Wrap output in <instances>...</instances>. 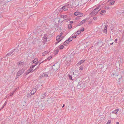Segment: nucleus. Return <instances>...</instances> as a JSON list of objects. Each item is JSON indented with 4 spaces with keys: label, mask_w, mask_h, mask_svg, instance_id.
Wrapping results in <instances>:
<instances>
[{
    "label": "nucleus",
    "mask_w": 124,
    "mask_h": 124,
    "mask_svg": "<svg viewBox=\"0 0 124 124\" xmlns=\"http://www.w3.org/2000/svg\"><path fill=\"white\" fill-rule=\"evenodd\" d=\"M100 6L96 8L93 10L90 14L89 15L91 16H93L97 14L98 12L100 10V9L98 10V9L100 8Z\"/></svg>",
    "instance_id": "f257e3e1"
},
{
    "label": "nucleus",
    "mask_w": 124,
    "mask_h": 124,
    "mask_svg": "<svg viewBox=\"0 0 124 124\" xmlns=\"http://www.w3.org/2000/svg\"><path fill=\"white\" fill-rule=\"evenodd\" d=\"M74 15L75 16L78 17H82L84 15L82 13L79 12H75L74 13Z\"/></svg>",
    "instance_id": "f03ea898"
},
{
    "label": "nucleus",
    "mask_w": 124,
    "mask_h": 124,
    "mask_svg": "<svg viewBox=\"0 0 124 124\" xmlns=\"http://www.w3.org/2000/svg\"><path fill=\"white\" fill-rule=\"evenodd\" d=\"M48 36V35L47 34H44L42 38V40L44 43H45L47 41Z\"/></svg>",
    "instance_id": "7ed1b4c3"
},
{
    "label": "nucleus",
    "mask_w": 124,
    "mask_h": 124,
    "mask_svg": "<svg viewBox=\"0 0 124 124\" xmlns=\"http://www.w3.org/2000/svg\"><path fill=\"white\" fill-rule=\"evenodd\" d=\"M60 67L59 65L56 63L53 66V68L54 70H58Z\"/></svg>",
    "instance_id": "20e7f679"
},
{
    "label": "nucleus",
    "mask_w": 124,
    "mask_h": 124,
    "mask_svg": "<svg viewBox=\"0 0 124 124\" xmlns=\"http://www.w3.org/2000/svg\"><path fill=\"white\" fill-rule=\"evenodd\" d=\"M54 53H51L50 54H49L47 55V59L48 60H50L52 58V57L54 56L53 55Z\"/></svg>",
    "instance_id": "39448f33"
},
{
    "label": "nucleus",
    "mask_w": 124,
    "mask_h": 124,
    "mask_svg": "<svg viewBox=\"0 0 124 124\" xmlns=\"http://www.w3.org/2000/svg\"><path fill=\"white\" fill-rule=\"evenodd\" d=\"M25 70L24 69H23L19 71L17 74V76H20V75L23 74Z\"/></svg>",
    "instance_id": "423d86ee"
},
{
    "label": "nucleus",
    "mask_w": 124,
    "mask_h": 124,
    "mask_svg": "<svg viewBox=\"0 0 124 124\" xmlns=\"http://www.w3.org/2000/svg\"><path fill=\"white\" fill-rule=\"evenodd\" d=\"M35 66V65H32L31 66L29 69V70H30V71H31V72H32L33 71H35L36 69H37L39 68V67H38L37 68H36L35 69H34L33 71L32 70L33 69V68Z\"/></svg>",
    "instance_id": "0eeeda50"
},
{
    "label": "nucleus",
    "mask_w": 124,
    "mask_h": 124,
    "mask_svg": "<svg viewBox=\"0 0 124 124\" xmlns=\"http://www.w3.org/2000/svg\"><path fill=\"white\" fill-rule=\"evenodd\" d=\"M64 38V37H60L58 36L56 37V40L58 42H59Z\"/></svg>",
    "instance_id": "6e6552de"
},
{
    "label": "nucleus",
    "mask_w": 124,
    "mask_h": 124,
    "mask_svg": "<svg viewBox=\"0 0 124 124\" xmlns=\"http://www.w3.org/2000/svg\"><path fill=\"white\" fill-rule=\"evenodd\" d=\"M49 51H44L42 53V55L43 56H44L46 54H47L48 53H49Z\"/></svg>",
    "instance_id": "1a4fd4ad"
},
{
    "label": "nucleus",
    "mask_w": 124,
    "mask_h": 124,
    "mask_svg": "<svg viewBox=\"0 0 124 124\" xmlns=\"http://www.w3.org/2000/svg\"><path fill=\"white\" fill-rule=\"evenodd\" d=\"M85 60H82L79 62L77 63L78 65H80L85 62Z\"/></svg>",
    "instance_id": "9d476101"
},
{
    "label": "nucleus",
    "mask_w": 124,
    "mask_h": 124,
    "mask_svg": "<svg viewBox=\"0 0 124 124\" xmlns=\"http://www.w3.org/2000/svg\"><path fill=\"white\" fill-rule=\"evenodd\" d=\"M36 91V89L35 88L33 89L31 92V94L32 95H33L34 94Z\"/></svg>",
    "instance_id": "9b49d317"
},
{
    "label": "nucleus",
    "mask_w": 124,
    "mask_h": 124,
    "mask_svg": "<svg viewBox=\"0 0 124 124\" xmlns=\"http://www.w3.org/2000/svg\"><path fill=\"white\" fill-rule=\"evenodd\" d=\"M69 44V42L68 40H67L65 41L63 44L64 45L67 46Z\"/></svg>",
    "instance_id": "f8f14e48"
},
{
    "label": "nucleus",
    "mask_w": 124,
    "mask_h": 124,
    "mask_svg": "<svg viewBox=\"0 0 124 124\" xmlns=\"http://www.w3.org/2000/svg\"><path fill=\"white\" fill-rule=\"evenodd\" d=\"M119 111V109L117 108L114 110L112 111V113L115 114H117V112Z\"/></svg>",
    "instance_id": "ddd939ff"
},
{
    "label": "nucleus",
    "mask_w": 124,
    "mask_h": 124,
    "mask_svg": "<svg viewBox=\"0 0 124 124\" xmlns=\"http://www.w3.org/2000/svg\"><path fill=\"white\" fill-rule=\"evenodd\" d=\"M107 27L106 26H105L104 28V30L103 31V32L106 34H107Z\"/></svg>",
    "instance_id": "4468645a"
},
{
    "label": "nucleus",
    "mask_w": 124,
    "mask_h": 124,
    "mask_svg": "<svg viewBox=\"0 0 124 124\" xmlns=\"http://www.w3.org/2000/svg\"><path fill=\"white\" fill-rule=\"evenodd\" d=\"M81 33V31H77L76 33L75 34L76 35H78L79 34H80Z\"/></svg>",
    "instance_id": "2eb2a0df"
},
{
    "label": "nucleus",
    "mask_w": 124,
    "mask_h": 124,
    "mask_svg": "<svg viewBox=\"0 0 124 124\" xmlns=\"http://www.w3.org/2000/svg\"><path fill=\"white\" fill-rule=\"evenodd\" d=\"M31 72V71H30V70H29V69H28L26 72H25V74L26 75H27L28 74L30 73Z\"/></svg>",
    "instance_id": "dca6fc26"
},
{
    "label": "nucleus",
    "mask_w": 124,
    "mask_h": 124,
    "mask_svg": "<svg viewBox=\"0 0 124 124\" xmlns=\"http://www.w3.org/2000/svg\"><path fill=\"white\" fill-rule=\"evenodd\" d=\"M86 19H84L83 20L81 21L80 23V25L82 24H83V23H85V22L86 21Z\"/></svg>",
    "instance_id": "f3484780"
},
{
    "label": "nucleus",
    "mask_w": 124,
    "mask_h": 124,
    "mask_svg": "<svg viewBox=\"0 0 124 124\" xmlns=\"http://www.w3.org/2000/svg\"><path fill=\"white\" fill-rule=\"evenodd\" d=\"M67 16L65 15H61V17L62 18L64 19L67 17Z\"/></svg>",
    "instance_id": "a211bd4d"
},
{
    "label": "nucleus",
    "mask_w": 124,
    "mask_h": 124,
    "mask_svg": "<svg viewBox=\"0 0 124 124\" xmlns=\"http://www.w3.org/2000/svg\"><path fill=\"white\" fill-rule=\"evenodd\" d=\"M58 51L57 50H56L54 52H52V53H54V54L53 55H55L56 54L58 53Z\"/></svg>",
    "instance_id": "6ab92c4d"
},
{
    "label": "nucleus",
    "mask_w": 124,
    "mask_h": 124,
    "mask_svg": "<svg viewBox=\"0 0 124 124\" xmlns=\"http://www.w3.org/2000/svg\"><path fill=\"white\" fill-rule=\"evenodd\" d=\"M115 2V1L114 0L112 1L111 2H110L109 3V4L111 5H112L114 4Z\"/></svg>",
    "instance_id": "aec40b11"
},
{
    "label": "nucleus",
    "mask_w": 124,
    "mask_h": 124,
    "mask_svg": "<svg viewBox=\"0 0 124 124\" xmlns=\"http://www.w3.org/2000/svg\"><path fill=\"white\" fill-rule=\"evenodd\" d=\"M62 8H63L64 10L65 11H66L68 10V8L65 7H63Z\"/></svg>",
    "instance_id": "412c9836"
},
{
    "label": "nucleus",
    "mask_w": 124,
    "mask_h": 124,
    "mask_svg": "<svg viewBox=\"0 0 124 124\" xmlns=\"http://www.w3.org/2000/svg\"><path fill=\"white\" fill-rule=\"evenodd\" d=\"M59 48L60 49H62L64 47V46L62 45H61L59 46Z\"/></svg>",
    "instance_id": "4be33fe9"
},
{
    "label": "nucleus",
    "mask_w": 124,
    "mask_h": 124,
    "mask_svg": "<svg viewBox=\"0 0 124 124\" xmlns=\"http://www.w3.org/2000/svg\"><path fill=\"white\" fill-rule=\"evenodd\" d=\"M101 13H100L101 14L102 13L104 14L106 12L105 10H101Z\"/></svg>",
    "instance_id": "5701e85b"
},
{
    "label": "nucleus",
    "mask_w": 124,
    "mask_h": 124,
    "mask_svg": "<svg viewBox=\"0 0 124 124\" xmlns=\"http://www.w3.org/2000/svg\"><path fill=\"white\" fill-rule=\"evenodd\" d=\"M43 76L47 78L48 77V75L46 74H43Z\"/></svg>",
    "instance_id": "b1692460"
},
{
    "label": "nucleus",
    "mask_w": 124,
    "mask_h": 124,
    "mask_svg": "<svg viewBox=\"0 0 124 124\" xmlns=\"http://www.w3.org/2000/svg\"><path fill=\"white\" fill-rule=\"evenodd\" d=\"M111 121L110 120H109L107 122V124H110L111 123Z\"/></svg>",
    "instance_id": "393cba45"
},
{
    "label": "nucleus",
    "mask_w": 124,
    "mask_h": 124,
    "mask_svg": "<svg viewBox=\"0 0 124 124\" xmlns=\"http://www.w3.org/2000/svg\"><path fill=\"white\" fill-rule=\"evenodd\" d=\"M72 27V26L71 24H69L68 26V28L69 29H71Z\"/></svg>",
    "instance_id": "a878e982"
},
{
    "label": "nucleus",
    "mask_w": 124,
    "mask_h": 124,
    "mask_svg": "<svg viewBox=\"0 0 124 124\" xmlns=\"http://www.w3.org/2000/svg\"><path fill=\"white\" fill-rule=\"evenodd\" d=\"M72 38L71 37L69 38L68 39V40L69 42L70 41H71L72 40Z\"/></svg>",
    "instance_id": "bb28decb"
},
{
    "label": "nucleus",
    "mask_w": 124,
    "mask_h": 124,
    "mask_svg": "<svg viewBox=\"0 0 124 124\" xmlns=\"http://www.w3.org/2000/svg\"><path fill=\"white\" fill-rule=\"evenodd\" d=\"M46 95V93H44L43 94H42V96H43V97H45Z\"/></svg>",
    "instance_id": "cd10ccee"
},
{
    "label": "nucleus",
    "mask_w": 124,
    "mask_h": 124,
    "mask_svg": "<svg viewBox=\"0 0 124 124\" xmlns=\"http://www.w3.org/2000/svg\"><path fill=\"white\" fill-rule=\"evenodd\" d=\"M63 35V33L62 32H61V33L60 34H59V35H58V36H60V37H62V36ZM63 37H64V36H63Z\"/></svg>",
    "instance_id": "c85d7f7f"
},
{
    "label": "nucleus",
    "mask_w": 124,
    "mask_h": 124,
    "mask_svg": "<svg viewBox=\"0 0 124 124\" xmlns=\"http://www.w3.org/2000/svg\"><path fill=\"white\" fill-rule=\"evenodd\" d=\"M80 69L81 70H82L83 69V67L82 66H81L79 67Z\"/></svg>",
    "instance_id": "c756f323"
},
{
    "label": "nucleus",
    "mask_w": 124,
    "mask_h": 124,
    "mask_svg": "<svg viewBox=\"0 0 124 124\" xmlns=\"http://www.w3.org/2000/svg\"><path fill=\"white\" fill-rule=\"evenodd\" d=\"M69 78L70 79H71V80H73V79H72V76H71L69 75Z\"/></svg>",
    "instance_id": "7c9ffc66"
},
{
    "label": "nucleus",
    "mask_w": 124,
    "mask_h": 124,
    "mask_svg": "<svg viewBox=\"0 0 124 124\" xmlns=\"http://www.w3.org/2000/svg\"><path fill=\"white\" fill-rule=\"evenodd\" d=\"M109 8V7L108 6H106L105 7V9H108Z\"/></svg>",
    "instance_id": "2f4dec72"
},
{
    "label": "nucleus",
    "mask_w": 124,
    "mask_h": 124,
    "mask_svg": "<svg viewBox=\"0 0 124 124\" xmlns=\"http://www.w3.org/2000/svg\"><path fill=\"white\" fill-rule=\"evenodd\" d=\"M14 92H13L11 93L10 94V96H11L12 95H13V94H14Z\"/></svg>",
    "instance_id": "473e14b6"
},
{
    "label": "nucleus",
    "mask_w": 124,
    "mask_h": 124,
    "mask_svg": "<svg viewBox=\"0 0 124 124\" xmlns=\"http://www.w3.org/2000/svg\"><path fill=\"white\" fill-rule=\"evenodd\" d=\"M84 30V29L83 28H82L80 30L81 31H83Z\"/></svg>",
    "instance_id": "72a5a7b5"
},
{
    "label": "nucleus",
    "mask_w": 124,
    "mask_h": 124,
    "mask_svg": "<svg viewBox=\"0 0 124 124\" xmlns=\"http://www.w3.org/2000/svg\"><path fill=\"white\" fill-rule=\"evenodd\" d=\"M93 18L94 20H97V18L96 17H93Z\"/></svg>",
    "instance_id": "f704fd0d"
},
{
    "label": "nucleus",
    "mask_w": 124,
    "mask_h": 124,
    "mask_svg": "<svg viewBox=\"0 0 124 124\" xmlns=\"http://www.w3.org/2000/svg\"><path fill=\"white\" fill-rule=\"evenodd\" d=\"M73 23L72 21H70V24L71 25Z\"/></svg>",
    "instance_id": "c9c22d12"
},
{
    "label": "nucleus",
    "mask_w": 124,
    "mask_h": 124,
    "mask_svg": "<svg viewBox=\"0 0 124 124\" xmlns=\"http://www.w3.org/2000/svg\"><path fill=\"white\" fill-rule=\"evenodd\" d=\"M72 38H76V36H75H75H72Z\"/></svg>",
    "instance_id": "e433bc0d"
},
{
    "label": "nucleus",
    "mask_w": 124,
    "mask_h": 124,
    "mask_svg": "<svg viewBox=\"0 0 124 124\" xmlns=\"http://www.w3.org/2000/svg\"><path fill=\"white\" fill-rule=\"evenodd\" d=\"M115 41H116V43L117 42V39H115Z\"/></svg>",
    "instance_id": "4c0bfd02"
},
{
    "label": "nucleus",
    "mask_w": 124,
    "mask_h": 124,
    "mask_svg": "<svg viewBox=\"0 0 124 124\" xmlns=\"http://www.w3.org/2000/svg\"><path fill=\"white\" fill-rule=\"evenodd\" d=\"M116 124H119V123L118 122H117Z\"/></svg>",
    "instance_id": "58836bf2"
},
{
    "label": "nucleus",
    "mask_w": 124,
    "mask_h": 124,
    "mask_svg": "<svg viewBox=\"0 0 124 124\" xmlns=\"http://www.w3.org/2000/svg\"><path fill=\"white\" fill-rule=\"evenodd\" d=\"M113 43H110V45H112V44H113Z\"/></svg>",
    "instance_id": "ea45409f"
},
{
    "label": "nucleus",
    "mask_w": 124,
    "mask_h": 124,
    "mask_svg": "<svg viewBox=\"0 0 124 124\" xmlns=\"http://www.w3.org/2000/svg\"><path fill=\"white\" fill-rule=\"evenodd\" d=\"M65 106V105L64 104H63L62 106V107H64Z\"/></svg>",
    "instance_id": "a19ab883"
},
{
    "label": "nucleus",
    "mask_w": 124,
    "mask_h": 124,
    "mask_svg": "<svg viewBox=\"0 0 124 124\" xmlns=\"http://www.w3.org/2000/svg\"><path fill=\"white\" fill-rule=\"evenodd\" d=\"M4 106H3V107H2L1 108H4Z\"/></svg>",
    "instance_id": "79ce46f5"
},
{
    "label": "nucleus",
    "mask_w": 124,
    "mask_h": 124,
    "mask_svg": "<svg viewBox=\"0 0 124 124\" xmlns=\"http://www.w3.org/2000/svg\"><path fill=\"white\" fill-rule=\"evenodd\" d=\"M6 103L5 104H4V106H5L6 105Z\"/></svg>",
    "instance_id": "37998d69"
},
{
    "label": "nucleus",
    "mask_w": 124,
    "mask_h": 124,
    "mask_svg": "<svg viewBox=\"0 0 124 124\" xmlns=\"http://www.w3.org/2000/svg\"><path fill=\"white\" fill-rule=\"evenodd\" d=\"M69 62L67 64H69Z\"/></svg>",
    "instance_id": "c03bdc74"
},
{
    "label": "nucleus",
    "mask_w": 124,
    "mask_h": 124,
    "mask_svg": "<svg viewBox=\"0 0 124 124\" xmlns=\"http://www.w3.org/2000/svg\"><path fill=\"white\" fill-rule=\"evenodd\" d=\"M73 75H74V72H73Z\"/></svg>",
    "instance_id": "a18cd8bd"
},
{
    "label": "nucleus",
    "mask_w": 124,
    "mask_h": 124,
    "mask_svg": "<svg viewBox=\"0 0 124 124\" xmlns=\"http://www.w3.org/2000/svg\"><path fill=\"white\" fill-rule=\"evenodd\" d=\"M70 61H69V62H70Z\"/></svg>",
    "instance_id": "49530a36"
}]
</instances>
